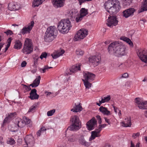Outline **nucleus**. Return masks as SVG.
I'll use <instances>...</instances> for the list:
<instances>
[{
	"label": "nucleus",
	"instance_id": "34",
	"mask_svg": "<svg viewBox=\"0 0 147 147\" xmlns=\"http://www.w3.org/2000/svg\"><path fill=\"white\" fill-rule=\"evenodd\" d=\"M120 39L121 40H122L126 42L127 43L129 44L131 46H133V44L131 40L129 38L126 37H125L124 36L121 37L120 38Z\"/></svg>",
	"mask_w": 147,
	"mask_h": 147
},
{
	"label": "nucleus",
	"instance_id": "60",
	"mask_svg": "<svg viewBox=\"0 0 147 147\" xmlns=\"http://www.w3.org/2000/svg\"><path fill=\"white\" fill-rule=\"evenodd\" d=\"M105 119L106 122L107 123L109 124H111V122L109 121V120L106 117H105Z\"/></svg>",
	"mask_w": 147,
	"mask_h": 147
},
{
	"label": "nucleus",
	"instance_id": "32",
	"mask_svg": "<svg viewBox=\"0 0 147 147\" xmlns=\"http://www.w3.org/2000/svg\"><path fill=\"white\" fill-rule=\"evenodd\" d=\"M45 0H34V3L32 4V7H38L39 5L42 4Z\"/></svg>",
	"mask_w": 147,
	"mask_h": 147
},
{
	"label": "nucleus",
	"instance_id": "29",
	"mask_svg": "<svg viewBox=\"0 0 147 147\" xmlns=\"http://www.w3.org/2000/svg\"><path fill=\"white\" fill-rule=\"evenodd\" d=\"M78 142L79 143L82 145L87 146L88 145L87 142L84 139V136L82 135L78 139Z\"/></svg>",
	"mask_w": 147,
	"mask_h": 147
},
{
	"label": "nucleus",
	"instance_id": "53",
	"mask_svg": "<svg viewBox=\"0 0 147 147\" xmlns=\"http://www.w3.org/2000/svg\"><path fill=\"white\" fill-rule=\"evenodd\" d=\"M4 33H5L7 35H11L13 34L12 31L10 30H8L6 31H5L4 32Z\"/></svg>",
	"mask_w": 147,
	"mask_h": 147
},
{
	"label": "nucleus",
	"instance_id": "49",
	"mask_svg": "<svg viewBox=\"0 0 147 147\" xmlns=\"http://www.w3.org/2000/svg\"><path fill=\"white\" fill-rule=\"evenodd\" d=\"M55 109H53L52 110L48 111L47 112V115L48 116H50L52 115L55 112Z\"/></svg>",
	"mask_w": 147,
	"mask_h": 147
},
{
	"label": "nucleus",
	"instance_id": "5",
	"mask_svg": "<svg viewBox=\"0 0 147 147\" xmlns=\"http://www.w3.org/2000/svg\"><path fill=\"white\" fill-rule=\"evenodd\" d=\"M33 46L31 40L26 38L25 40L24 47L22 51L24 53L28 54L31 53L33 51Z\"/></svg>",
	"mask_w": 147,
	"mask_h": 147
},
{
	"label": "nucleus",
	"instance_id": "35",
	"mask_svg": "<svg viewBox=\"0 0 147 147\" xmlns=\"http://www.w3.org/2000/svg\"><path fill=\"white\" fill-rule=\"evenodd\" d=\"M142 5L140 10V12H143L147 10V0H143Z\"/></svg>",
	"mask_w": 147,
	"mask_h": 147
},
{
	"label": "nucleus",
	"instance_id": "4",
	"mask_svg": "<svg viewBox=\"0 0 147 147\" xmlns=\"http://www.w3.org/2000/svg\"><path fill=\"white\" fill-rule=\"evenodd\" d=\"M70 121L71 124L67 129H69L70 131H75L81 128V122L78 116L77 115L72 116L71 117Z\"/></svg>",
	"mask_w": 147,
	"mask_h": 147
},
{
	"label": "nucleus",
	"instance_id": "62",
	"mask_svg": "<svg viewBox=\"0 0 147 147\" xmlns=\"http://www.w3.org/2000/svg\"><path fill=\"white\" fill-rule=\"evenodd\" d=\"M103 103V102L102 101L100 100L99 101V103H98V102H96V105H98L99 106H100L101 105V104Z\"/></svg>",
	"mask_w": 147,
	"mask_h": 147
},
{
	"label": "nucleus",
	"instance_id": "11",
	"mask_svg": "<svg viewBox=\"0 0 147 147\" xmlns=\"http://www.w3.org/2000/svg\"><path fill=\"white\" fill-rule=\"evenodd\" d=\"M34 22L31 21V22L28 24V26H26L24 27L20 32V33L23 34L30 33L34 26Z\"/></svg>",
	"mask_w": 147,
	"mask_h": 147
},
{
	"label": "nucleus",
	"instance_id": "9",
	"mask_svg": "<svg viewBox=\"0 0 147 147\" xmlns=\"http://www.w3.org/2000/svg\"><path fill=\"white\" fill-rule=\"evenodd\" d=\"M24 140L27 146H25L24 147H32L34 146V139L32 135H29L26 136Z\"/></svg>",
	"mask_w": 147,
	"mask_h": 147
},
{
	"label": "nucleus",
	"instance_id": "56",
	"mask_svg": "<svg viewBox=\"0 0 147 147\" xmlns=\"http://www.w3.org/2000/svg\"><path fill=\"white\" fill-rule=\"evenodd\" d=\"M140 133L138 132L136 134H134L132 136L133 138H135L137 137H138Z\"/></svg>",
	"mask_w": 147,
	"mask_h": 147
},
{
	"label": "nucleus",
	"instance_id": "7",
	"mask_svg": "<svg viewBox=\"0 0 147 147\" xmlns=\"http://www.w3.org/2000/svg\"><path fill=\"white\" fill-rule=\"evenodd\" d=\"M106 124L100 125L98 126V128L96 129L95 130L91 132V138L89 139L90 141L94 139L96 137H98L100 136L99 133L102 130V128L105 127L107 126Z\"/></svg>",
	"mask_w": 147,
	"mask_h": 147
},
{
	"label": "nucleus",
	"instance_id": "12",
	"mask_svg": "<svg viewBox=\"0 0 147 147\" xmlns=\"http://www.w3.org/2000/svg\"><path fill=\"white\" fill-rule=\"evenodd\" d=\"M135 102L138 105V107L140 109H147V101L145 102L141 101L139 98H136Z\"/></svg>",
	"mask_w": 147,
	"mask_h": 147
},
{
	"label": "nucleus",
	"instance_id": "8",
	"mask_svg": "<svg viewBox=\"0 0 147 147\" xmlns=\"http://www.w3.org/2000/svg\"><path fill=\"white\" fill-rule=\"evenodd\" d=\"M137 55L141 60L147 63V50L140 49L137 52Z\"/></svg>",
	"mask_w": 147,
	"mask_h": 147
},
{
	"label": "nucleus",
	"instance_id": "28",
	"mask_svg": "<svg viewBox=\"0 0 147 147\" xmlns=\"http://www.w3.org/2000/svg\"><path fill=\"white\" fill-rule=\"evenodd\" d=\"M82 110V107L80 105H76L75 104V106L74 107V108L71 109V111L74 112H80Z\"/></svg>",
	"mask_w": 147,
	"mask_h": 147
},
{
	"label": "nucleus",
	"instance_id": "39",
	"mask_svg": "<svg viewBox=\"0 0 147 147\" xmlns=\"http://www.w3.org/2000/svg\"><path fill=\"white\" fill-rule=\"evenodd\" d=\"M111 98L110 96V95H108L106 97H102L101 98V100L104 103L106 102L109 101L110 100Z\"/></svg>",
	"mask_w": 147,
	"mask_h": 147
},
{
	"label": "nucleus",
	"instance_id": "38",
	"mask_svg": "<svg viewBox=\"0 0 147 147\" xmlns=\"http://www.w3.org/2000/svg\"><path fill=\"white\" fill-rule=\"evenodd\" d=\"M38 57H36L33 58V62L34 63L32 66L34 67V68L36 69L37 67V61L38 59Z\"/></svg>",
	"mask_w": 147,
	"mask_h": 147
},
{
	"label": "nucleus",
	"instance_id": "2",
	"mask_svg": "<svg viewBox=\"0 0 147 147\" xmlns=\"http://www.w3.org/2000/svg\"><path fill=\"white\" fill-rule=\"evenodd\" d=\"M107 11L113 15L117 13L121 8L119 2L118 0H109L104 4Z\"/></svg>",
	"mask_w": 147,
	"mask_h": 147
},
{
	"label": "nucleus",
	"instance_id": "43",
	"mask_svg": "<svg viewBox=\"0 0 147 147\" xmlns=\"http://www.w3.org/2000/svg\"><path fill=\"white\" fill-rule=\"evenodd\" d=\"M18 122L17 125L18 127L20 128H22L25 125V123H24L22 120L18 121Z\"/></svg>",
	"mask_w": 147,
	"mask_h": 147
},
{
	"label": "nucleus",
	"instance_id": "15",
	"mask_svg": "<svg viewBox=\"0 0 147 147\" xmlns=\"http://www.w3.org/2000/svg\"><path fill=\"white\" fill-rule=\"evenodd\" d=\"M97 124L95 118H92L88 121L87 124V127L89 130H92L94 129V127Z\"/></svg>",
	"mask_w": 147,
	"mask_h": 147
},
{
	"label": "nucleus",
	"instance_id": "40",
	"mask_svg": "<svg viewBox=\"0 0 147 147\" xmlns=\"http://www.w3.org/2000/svg\"><path fill=\"white\" fill-rule=\"evenodd\" d=\"M8 128L9 129L10 131L12 132H15V130H16L17 129L16 128H17L16 127V124H13L12 126L9 125L8 126Z\"/></svg>",
	"mask_w": 147,
	"mask_h": 147
},
{
	"label": "nucleus",
	"instance_id": "48",
	"mask_svg": "<svg viewBox=\"0 0 147 147\" xmlns=\"http://www.w3.org/2000/svg\"><path fill=\"white\" fill-rule=\"evenodd\" d=\"M76 20L77 22H78L81 21L83 17L80 15H78L76 17Z\"/></svg>",
	"mask_w": 147,
	"mask_h": 147
},
{
	"label": "nucleus",
	"instance_id": "26",
	"mask_svg": "<svg viewBox=\"0 0 147 147\" xmlns=\"http://www.w3.org/2000/svg\"><path fill=\"white\" fill-rule=\"evenodd\" d=\"M122 126L127 127H130L131 125V122L130 118H125V121L122 122Z\"/></svg>",
	"mask_w": 147,
	"mask_h": 147
},
{
	"label": "nucleus",
	"instance_id": "17",
	"mask_svg": "<svg viewBox=\"0 0 147 147\" xmlns=\"http://www.w3.org/2000/svg\"><path fill=\"white\" fill-rule=\"evenodd\" d=\"M57 30L54 26H50L47 29L46 33L56 36L57 34Z\"/></svg>",
	"mask_w": 147,
	"mask_h": 147
},
{
	"label": "nucleus",
	"instance_id": "51",
	"mask_svg": "<svg viewBox=\"0 0 147 147\" xmlns=\"http://www.w3.org/2000/svg\"><path fill=\"white\" fill-rule=\"evenodd\" d=\"M23 86V88H24L27 91H30L31 90V88L30 87V85L29 86H27L25 84H22Z\"/></svg>",
	"mask_w": 147,
	"mask_h": 147
},
{
	"label": "nucleus",
	"instance_id": "46",
	"mask_svg": "<svg viewBox=\"0 0 147 147\" xmlns=\"http://www.w3.org/2000/svg\"><path fill=\"white\" fill-rule=\"evenodd\" d=\"M76 53L78 55L82 56L84 53V51L80 49H78L76 50Z\"/></svg>",
	"mask_w": 147,
	"mask_h": 147
},
{
	"label": "nucleus",
	"instance_id": "20",
	"mask_svg": "<svg viewBox=\"0 0 147 147\" xmlns=\"http://www.w3.org/2000/svg\"><path fill=\"white\" fill-rule=\"evenodd\" d=\"M56 36L50 34L45 32L44 36L45 41L47 42H51L55 39Z\"/></svg>",
	"mask_w": 147,
	"mask_h": 147
},
{
	"label": "nucleus",
	"instance_id": "30",
	"mask_svg": "<svg viewBox=\"0 0 147 147\" xmlns=\"http://www.w3.org/2000/svg\"><path fill=\"white\" fill-rule=\"evenodd\" d=\"M22 43L19 40H18L15 42V44L14 46V48L16 49H19L21 48Z\"/></svg>",
	"mask_w": 147,
	"mask_h": 147
},
{
	"label": "nucleus",
	"instance_id": "36",
	"mask_svg": "<svg viewBox=\"0 0 147 147\" xmlns=\"http://www.w3.org/2000/svg\"><path fill=\"white\" fill-rule=\"evenodd\" d=\"M88 9H86L85 8H82L80 11V15L82 17H84L88 14Z\"/></svg>",
	"mask_w": 147,
	"mask_h": 147
},
{
	"label": "nucleus",
	"instance_id": "52",
	"mask_svg": "<svg viewBox=\"0 0 147 147\" xmlns=\"http://www.w3.org/2000/svg\"><path fill=\"white\" fill-rule=\"evenodd\" d=\"M140 142H138L136 145V147H140ZM130 147H135V145L134 143L132 141H131V146Z\"/></svg>",
	"mask_w": 147,
	"mask_h": 147
},
{
	"label": "nucleus",
	"instance_id": "41",
	"mask_svg": "<svg viewBox=\"0 0 147 147\" xmlns=\"http://www.w3.org/2000/svg\"><path fill=\"white\" fill-rule=\"evenodd\" d=\"M37 105L36 104H34L31 106L29 109L28 112H31L33 113L35 111V110L36 108Z\"/></svg>",
	"mask_w": 147,
	"mask_h": 147
},
{
	"label": "nucleus",
	"instance_id": "33",
	"mask_svg": "<svg viewBox=\"0 0 147 147\" xmlns=\"http://www.w3.org/2000/svg\"><path fill=\"white\" fill-rule=\"evenodd\" d=\"M82 81L83 82L84 85L86 89H89L91 86L92 84L90 83V82L86 80L82 79Z\"/></svg>",
	"mask_w": 147,
	"mask_h": 147
},
{
	"label": "nucleus",
	"instance_id": "31",
	"mask_svg": "<svg viewBox=\"0 0 147 147\" xmlns=\"http://www.w3.org/2000/svg\"><path fill=\"white\" fill-rule=\"evenodd\" d=\"M80 65H79L72 66L71 68L70 69V72L74 73L78 70H80Z\"/></svg>",
	"mask_w": 147,
	"mask_h": 147
},
{
	"label": "nucleus",
	"instance_id": "63",
	"mask_svg": "<svg viewBox=\"0 0 147 147\" xmlns=\"http://www.w3.org/2000/svg\"><path fill=\"white\" fill-rule=\"evenodd\" d=\"M4 44V43L1 42L0 43V51L1 50L2 47L3 46Z\"/></svg>",
	"mask_w": 147,
	"mask_h": 147
},
{
	"label": "nucleus",
	"instance_id": "59",
	"mask_svg": "<svg viewBox=\"0 0 147 147\" xmlns=\"http://www.w3.org/2000/svg\"><path fill=\"white\" fill-rule=\"evenodd\" d=\"M113 106L115 112L116 113H117L118 111L119 110L118 108L115 107V106L113 105Z\"/></svg>",
	"mask_w": 147,
	"mask_h": 147
},
{
	"label": "nucleus",
	"instance_id": "44",
	"mask_svg": "<svg viewBox=\"0 0 147 147\" xmlns=\"http://www.w3.org/2000/svg\"><path fill=\"white\" fill-rule=\"evenodd\" d=\"M23 121H24L25 124H28L30 123L31 121V120L26 117H24L23 118Z\"/></svg>",
	"mask_w": 147,
	"mask_h": 147
},
{
	"label": "nucleus",
	"instance_id": "57",
	"mask_svg": "<svg viewBox=\"0 0 147 147\" xmlns=\"http://www.w3.org/2000/svg\"><path fill=\"white\" fill-rule=\"evenodd\" d=\"M26 61H23L21 64V66L22 67H25L26 65Z\"/></svg>",
	"mask_w": 147,
	"mask_h": 147
},
{
	"label": "nucleus",
	"instance_id": "42",
	"mask_svg": "<svg viewBox=\"0 0 147 147\" xmlns=\"http://www.w3.org/2000/svg\"><path fill=\"white\" fill-rule=\"evenodd\" d=\"M46 129L45 127H43L41 128L40 130H38L37 133V136H39L41 134V133H42L43 131H45L46 130Z\"/></svg>",
	"mask_w": 147,
	"mask_h": 147
},
{
	"label": "nucleus",
	"instance_id": "27",
	"mask_svg": "<svg viewBox=\"0 0 147 147\" xmlns=\"http://www.w3.org/2000/svg\"><path fill=\"white\" fill-rule=\"evenodd\" d=\"M100 111L104 115H111V113L110 111L107 110V108L104 107L103 106L100 107L99 109Z\"/></svg>",
	"mask_w": 147,
	"mask_h": 147
},
{
	"label": "nucleus",
	"instance_id": "1",
	"mask_svg": "<svg viewBox=\"0 0 147 147\" xmlns=\"http://www.w3.org/2000/svg\"><path fill=\"white\" fill-rule=\"evenodd\" d=\"M125 46L121 43L115 42L109 46L108 50L110 53H113L115 56L120 57L126 55Z\"/></svg>",
	"mask_w": 147,
	"mask_h": 147
},
{
	"label": "nucleus",
	"instance_id": "22",
	"mask_svg": "<svg viewBox=\"0 0 147 147\" xmlns=\"http://www.w3.org/2000/svg\"><path fill=\"white\" fill-rule=\"evenodd\" d=\"M69 15L71 20L74 19L78 15L77 10L72 9L69 11Z\"/></svg>",
	"mask_w": 147,
	"mask_h": 147
},
{
	"label": "nucleus",
	"instance_id": "18",
	"mask_svg": "<svg viewBox=\"0 0 147 147\" xmlns=\"http://www.w3.org/2000/svg\"><path fill=\"white\" fill-rule=\"evenodd\" d=\"M64 0H52L54 6L56 8L60 7L63 6Z\"/></svg>",
	"mask_w": 147,
	"mask_h": 147
},
{
	"label": "nucleus",
	"instance_id": "37",
	"mask_svg": "<svg viewBox=\"0 0 147 147\" xmlns=\"http://www.w3.org/2000/svg\"><path fill=\"white\" fill-rule=\"evenodd\" d=\"M12 40V39L11 38V37L9 38L7 40V44L6 45V47L5 48V51H4L5 52L7 51L8 50V48L10 47L11 43Z\"/></svg>",
	"mask_w": 147,
	"mask_h": 147
},
{
	"label": "nucleus",
	"instance_id": "3",
	"mask_svg": "<svg viewBox=\"0 0 147 147\" xmlns=\"http://www.w3.org/2000/svg\"><path fill=\"white\" fill-rule=\"evenodd\" d=\"M72 26L68 19L61 20L58 23L57 28L62 33H67L70 29Z\"/></svg>",
	"mask_w": 147,
	"mask_h": 147
},
{
	"label": "nucleus",
	"instance_id": "10",
	"mask_svg": "<svg viewBox=\"0 0 147 147\" xmlns=\"http://www.w3.org/2000/svg\"><path fill=\"white\" fill-rule=\"evenodd\" d=\"M118 21L117 20L116 17L110 16L107 20L106 24L108 26L112 27L113 26H116L118 23Z\"/></svg>",
	"mask_w": 147,
	"mask_h": 147
},
{
	"label": "nucleus",
	"instance_id": "47",
	"mask_svg": "<svg viewBox=\"0 0 147 147\" xmlns=\"http://www.w3.org/2000/svg\"><path fill=\"white\" fill-rule=\"evenodd\" d=\"M49 56V54H48L46 52H43L42 53L40 57L41 59H42L44 58H46L47 57H48Z\"/></svg>",
	"mask_w": 147,
	"mask_h": 147
},
{
	"label": "nucleus",
	"instance_id": "61",
	"mask_svg": "<svg viewBox=\"0 0 147 147\" xmlns=\"http://www.w3.org/2000/svg\"><path fill=\"white\" fill-rule=\"evenodd\" d=\"M40 71L42 73H44L46 72L44 67L43 68H40Z\"/></svg>",
	"mask_w": 147,
	"mask_h": 147
},
{
	"label": "nucleus",
	"instance_id": "25",
	"mask_svg": "<svg viewBox=\"0 0 147 147\" xmlns=\"http://www.w3.org/2000/svg\"><path fill=\"white\" fill-rule=\"evenodd\" d=\"M65 53V51L62 50L61 51H57L56 53L54 54H52L51 56L54 59H55L58 57L62 55Z\"/></svg>",
	"mask_w": 147,
	"mask_h": 147
},
{
	"label": "nucleus",
	"instance_id": "21",
	"mask_svg": "<svg viewBox=\"0 0 147 147\" xmlns=\"http://www.w3.org/2000/svg\"><path fill=\"white\" fill-rule=\"evenodd\" d=\"M20 6L15 2H11L9 3L8 5V8L11 11H15L18 10Z\"/></svg>",
	"mask_w": 147,
	"mask_h": 147
},
{
	"label": "nucleus",
	"instance_id": "23",
	"mask_svg": "<svg viewBox=\"0 0 147 147\" xmlns=\"http://www.w3.org/2000/svg\"><path fill=\"white\" fill-rule=\"evenodd\" d=\"M16 115V113H11L8 115V116L7 117L4 119L3 121V125L6 123H8L10 121V120L13 119L15 115Z\"/></svg>",
	"mask_w": 147,
	"mask_h": 147
},
{
	"label": "nucleus",
	"instance_id": "58",
	"mask_svg": "<svg viewBox=\"0 0 147 147\" xmlns=\"http://www.w3.org/2000/svg\"><path fill=\"white\" fill-rule=\"evenodd\" d=\"M128 76V74L127 73H125L123 74L121 78H126Z\"/></svg>",
	"mask_w": 147,
	"mask_h": 147
},
{
	"label": "nucleus",
	"instance_id": "16",
	"mask_svg": "<svg viewBox=\"0 0 147 147\" xmlns=\"http://www.w3.org/2000/svg\"><path fill=\"white\" fill-rule=\"evenodd\" d=\"M136 11V10L133 8H130L124 11L123 12V16L125 18L132 16Z\"/></svg>",
	"mask_w": 147,
	"mask_h": 147
},
{
	"label": "nucleus",
	"instance_id": "6",
	"mask_svg": "<svg viewBox=\"0 0 147 147\" xmlns=\"http://www.w3.org/2000/svg\"><path fill=\"white\" fill-rule=\"evenodd\" d=\"M88 31L86 29H82L78 31L74 38L75 41H79L83 39L87 35Z\"/></svg>",
	"mask_w": 147,
	"mask_h": 147
},
{
	"label": "nucleus",
	"instance_id": "64",
	"mask_svg": "<svg viewBox=\"0 0 147 147\" xmlns=\"http://www.w3.org/2000/svg\"><path fill=\"white\" fill-rule=\"evenodd\" d=\"M45 94H47V96L50 95L51 94H52V93L51 92H45Z\"/></svg>",
	"mask_w": 147,
	"mask_h": 147
},
{
	"label": "nucleus",
	"instance_id": "55",
	"mask_svg": "<svg viewBox=\"0 0 147 147\" xmlns=\"http://www.w3.org/2000/svg\"><path fill=\"white\" fill-rule=\"evenodd\" d=\"M75 138L73 136H71L70 137L68 138V140L69 141H70V142H74L75 141Z\"/></svg>",
	"mask_w": 147,
	"mask_h": 147
},
{
	"label": "nucleus",
	"instance_id": "13",
	"mask_svg": "<svg viewBox=\"0 0 147 147\" xmlns=\"http://www.w3.org/2000/svg\"><path fill=\"white\" fill-rule=\"evenodd\" d=\"M84 80L91 82L94 80L95 75L94 74L88 71H86L83 73Z\"/></svg>",
	"mask_w": 147,
	"mask_h": 147
},
{
	"label": "nucleus",
	"instance_id": "24",
	"mask_svg": "<svg viewBox=\"0 0 147 147\" xmlns=\"http://www.w3.org/2000/svg\"><path fill=\"white\" fill-rule=\"evenodd\" d=\"M40 76H39L38 78H36L34 81L32 83L30 84V86H31L32 88L36 87L38 86L40 83Z\"/></svg>",
	"mask_w": 147,
	"mask_h": 147
},
{
	"label": "nucleus",
	"instance_id": "14",
	"mask_svg": "<svg viewBox=\"0 0 147 147\" xmlns=\"http://www.w3.org/2000/svg\"><path fill=\"white\" fill-rule=\"evenodd\" d=\"M100 58L99 56H92L90 57L89 58V61L90 63H92L94 66L97 65L100 62Z\"/></svg>",
	"mask_w": 147,
	"mask_h": 147
},
{
	"label": "nucleus",
	"instance_id": "50",
	"mask_svg": "<svg viewBox=\"0 0 147 147\" xmlns=\"http://www.w3.org/2000/svg\"><path fill=\"white\" fill-rule=\"evenodd\" d=\"M7 143L8 144H9L10 145H13L15 144V142L13 139L11 138L9 140L7 141Z\"/></svg>",
	"mask_w": 147,
	"mask_h": 147
},
{
	"label": "nucleus",
	"instance_id": "19",
	"mask_svg": "<svg viewBox=\"0 0 147 147\" xmlns=\"http://www.w3.org/2000/svg\"><path fill=\"white\" fill-rule=\"evenodd\" d=\"M37 90L35 89L31 90L30 93V96L29 97L31 100L37 99L39 97V95L37 94L36 93Z\"/></svg>",
	"mask_w": 147,
	"mask_h": 147
},
{
	"label": "nucleus",
	"instance_id": "54",
	"mask_svg": "<svg viewBox=\"0 0 147 147\" xmlns=\"http://www.w3.org/2000/svg\"><path fill=\"white\" fill-rule=\"evenodd\" d=\"M92 0H78L80 5H81L82 3L86 2H88L91 1Z\"/></svg>",
	"mask_w": 147,
	"mask_h": 147
},
{
	"label": "nucleus",
	"instance_id": "45",
	"mask_svg": "<svg viewBox=\"0 0 147 147\" xmlns=\"http://www.w3.org/2000/svg\"><path fill=\"white\" fill-rule=\"evenodd\" d=\"M123 4L124 5H129L131 2L132 0H122Z\"/></svg>",
	"mask_w": 147,
	"mask_h": 147
}]
</instances>
